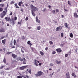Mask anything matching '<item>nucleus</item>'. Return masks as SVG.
Returning a JSON list of instances; mask_svg holds the SVG:
<instances>
[{"label":"nucleus","instance_id":"f257e3e1","mask_svg":"<svg viewBox=\"0 0 78 78\" xmlns=\"http://www.w3.org/2000/svg\"><path fill=\"white\" fill-rule=\"evenodd\" d=\"M31 11H36L37 9V8L36 7H34L33 5H31Z\"/></svg>","mask_w":78,"mask_h":78},{"label":"nucleus","instance_id":"f03ea898","mask_svg":"<svg viewBox=\"0 0 78 78\" xmlns=\"http://www.w3.org/2000/svg\"><path fill=\"white\" fill-rule=\"evenodd\" d=\"M6 12L5 11H3L2 12L1 14V17L2 19H3V17H4L6 15Z\"/></svg>","mask_w":78,"mask_h":78},{"label":"nucleus","instance_id":"7ed1b4c3","mask_svg":"<svg viewBox=\"0 0 78 78\" xmlns=\"http://www.w3.org/2000/svg\"><path fill=\"white\" fill-rule=\"evenodd\" d=\"M42 74V72L41 71H39L37 73V74H35V76H41Z\"/></svg>","mask_w":78,"mask_h":78},{"label":"nucleus","instance_id":"20e7f679","mask_svg":"<svg viewBox=\"0 0 78 78\" xmlns=\"http://www.w3.org/2000/svg\"><path fill=\"white\" fill-rule=\"evenodd\" d=\"M39 62H40L39 61H37V59H36L34 62V65L36 66H38V63H39Z\"/></svg>","mask_w":78,"mask_h":78},{"label":"nucleus","instance_id":"39448f33","mask_svg":"<svg viewBox=\"0 0 78 78\" xmlns=\"http://www.w3.org/2000/svg\"><path fill=\"white\" fill-rule=\"evenodd\" d=\"M62 29V27L61 26H59L58 27H57L56 29V31H61Z\"/></svg>","mask_w":78,"mask_h":78},{"label":"nucleus","instance_id":"423d86ee","mask_svg":"<svg viewBox=\"0 0 78 78\" xmlns=\"http://www.w3.org/2000/svg\"><path fill=\"white\" fill-rule=\"evenodd\" d=\"M17 61H23V58H22L20 57H19L17 58Z\"/></svg>","mask_w":78,"mask_h":78},{"label":"nucleus","instance_id":"0eeeda50","mask_svg":"<svg viewBox=\"0 0 78 78\" xmlns=\"http://www.w3.org/2000/svg\"><path fill=\"white\" fill-rule=\"evenodd\" d=\"M56 50L57 52H58V53H61L62 51L61 49V48L57 49Z\"/></svg>","mask_w":78,"mask_h":78},{"label":"nucleus","instance_id":"6e6552de","mask_svg":"<svg viewBox=\"0 0 78 78\" xmlns=\"http://www.w3.org/2000/svg\"><path fill=\"white\" fill-rule=\"evenodd\" d=\"M78 49L76 48H75L73 49V51L74 53H77Z\"/></svg>","mask_w":78,"mask_h":78},{"label":"nucleus","instance_id":"1a4fd4ad","mask_svg":"<svg viewBox=\"0 0 78 78\" xmlns=\"http://www.w3.org/2000/svg\"><path fill=\"white\" fill-rule=\"evenodd\" d=\"M66 78H70V76H69V72H67V73H66Z\"/></svg>","mask_w":78,"mask_h":78},{"label":"nucleus","instance_id":"9d476101","mask_svg":"<svg viewBox=\"0 0 78 78\" xmlns=\"http://www.w3.org/2000/svg\"><path fill=\"white\" fill-rule=\"evenodd\" d=\"M27 67V66H22L21 67H20V69L21 70H23V69H25V68H26V67Z\"/></svg>","mask_w":78,"mask_h":78},{"label":"nucleus","instance_id":"9b49d317","mask_svg":"<svg viewBox=\"0 0 78 78\" xmlns=\"http://www.w3.org/2000/svg\"><path fill=\"white\" fill-rule=\"evenodd\" d=\"M5 19L6 20V21H9L10 20H11L10 17H6L5 18Z\"/></svg>","mask_w":78,"mask_h":78},{"label":"nucleus","instance_id":"f8f14e48","mask_svg":"<svg viewBox=\"0 0 78 78\" xmlns=\"http://www.w3.org/2000/svg\"><path fill=\"white\" fill-rule=\"evenodd\" d=\"M12 56L14 59H15L16 58H17V55L13 54H12Z\"/></svg>","mask_w":78,"mask_h":78},{"label":"nucleus","instance_id":"ddd939ff","mask_svg":"<svg viewBox=\"0 0 78 78\" xmlns=\"http://www.w3.org/2000/svg\"><path fill=\"white\" fill-rule=\"evenodd\" d=\"M5 29H4L2 28L0 29V33H3V32H5Z\"/></svg>","mask_w":78,"mask_h":78},{"label":"nucleus","instance_id":"4468645a","mask_svg":"<svg viewBox=\"0 0 78 78\" xmlns=\"http://www.w3.org/2000/svg\"><path fill=\"white\" fill-rule=\"evenodd\" d=\"M74 16L75 18H78V15H77V13L76 12L74 13Z\"/></svg>","mask_w":78,"mask_h":78},{"label":"nucleus","instance_id":"2eb2a0df","mask_svg":"<svg viewBox=\"0 0 78 78\" xmlns=\"http://www.w3.org/2000/svg\"><path fill=\"white\" fill-rule=\"evenodd\" d=\"M36 22H37L38 23H40V21L39 20V19H37V17H36Z\"/></svg>","mask_w":78,"mask_h":78},{"label":"nucleus","instance_id":"dca6fc26","mask_svg":"<svg viewBox=\"0 0 78 78\" xmlns=\"http://www.w3.org/2000/svg\"><path fill=\"white\" fill-rule=\"evenodd\" d=\"M65 25L66 27L67 28H69V27H68V24H67V23H65Z\"/></svg>","mask_w":78,"mask_h":78},{"label":"nucleus","instance_id":"f3484780","mask_svg":"<svg viewBox=\"0 0 78 78\" xmlns=\"http://www.w3.org/2000/svg\"><path fill=\"white\" fill-rule=\"evenodd\" d=\"M27 44H29V45H30V46H31L32 45V44H31V41H28L27 42Z\"/></svg>","mask_w":78,"mask_h":78},{"label":"nucleus","instance_id":"a211bd4d","mask_svg":"<svg viewBox=\"0 0 78 78\" xmlns=\"http://www.w3.org/2000/svg\"><path fill=\"white\" fill-rule=\"evenodd\" d=\"M56 63H57V64H61V61H58V60H56Z\"/></svg>","mask_w":78,"mask_h":78},{"label":"nucleus","instance_id":"6ab92c4d","mask_svg":"<svg viewBox=\"0 0 78 78\" xmlns=\"http://www.w3.org/2000/svg\"><path fill=\"white\" fill-rule=\"evenodd\" d=\"M23 4V2H22V1H21L20 2H19L18 3V5L20 6H21V4Z\"/></svg>","mask_w":78,"mask_h":78},{"label":"nucleus","instance_id":"aec40b11","mask_svg":"<svg viewBox=\"0 0 78 78\" xmlns=\"http://www.w3.org/2000/svg\"><path fill=\"white\" fill-rule=\"evenodd\" d=\"M23 59L24 61L23 62V64H25V62H27V60L25 59V57H23Z\"/></svg>","mask_w":78,"mask_h":78},{"label":"nucleus","instance_id":"412c9836","mask_svg":"<svg viewBox=\"0 0 78 78\" xmlns=\"http://www.w3.org/2000/svg\"><path fill=\"white\" fill-rule=\"evenodd\" d=\"M5 41H6V39H5L4 40H2V42L4 44H5Z\"/></svg>","mask_w":78,"mask_h":78},{"label":"nucleus","instance_id":"4be33fe9","mask_svg":"<svg viewBox=\"0 0 78 78\" xmlns=\"http://www.w3.org/2000/svg\"><path fill=\"white\" fill-rule=\"evenodd\" d=\"M40 53L41 56H44V53L42 51H40Z\"/></svg>","mask_w":78,"mask_h":78},{"label":"nucleus","instance_id":"5701e85b","mask_svg":"<svg viewBox=\"0 0 78 78\" xmlns=\"http://www.w3.org/2000/svg\"><path fill=\"white\" fill-rule=\"evenodd\" d=\"M31 13H32V15H33V16H35V14H34V12L33 11V10L31 11Z\"/></svg>","mask_w":78,"mask_h":78},{"label":"nucleus","instance_id":"b1692460","mask_svg":"<svg viewBox=\"0 0 78 78\" xmlns=\"http://www.w3.org/2000/svg\"><path fill=\"white\" fill-rule=\"evenodd\" d=\"M15 5L16 8H18V9H19V8H20L18 6H17V4L16 3L15 4Z\"/></svg>","mask_w":78,"mask_h":78},{"label":"nucleus","instance_id":"393cba45","mask_svg":"<svg viewBox=\"0 0 78 78\" xmlns=\"http://www.w3.org/2000/svg\"><path fill=\"white\" fill-rule=\"evenodd\" d=\"M69 36L71 37H73V34L71 33L69 34Z\"/></svg>","mask_w":78,"mask_h":78},{"label":"nucleus","instance_id":"a878e982","mask_svg":"<svg viewBox=\"0 0 78 78\" xmlns=\"http://www.w3.org/2000/svg\"><path fill=\"white\" fill-rule=\"evenodd\" d=\"M37 28L38 30H41V27L40 26H38Z\"/></svg>","mask_w":78,"mask_h":78},{"label":"nucleus","instance_id":"bb28decb","mask_svg":"<svg viewBox=\"0 0 78 78\" xmlns=\"http://www.w3.org/2000/svg\"><path fill=\"white\" fill-rule=\"evenodd\" d=\"M4 6H5V4H0V6L1 7H2V8H3V7H4Z\"/></svg>","mask_w":78,"mask_h":78},{"label":"nucleus","instance_id":"cd10ccee","mask_svg":"<svg viewBox=\"0 0 78 78\" xmlns=\"http://www.w3.org/2000/svg\"><path fill=\"white\" fill-rule=\"evenodd\" d=\"M13 20H17V17L15 16L14 17L13 19H12Z\"/></svg>","mask_w":78,"mask_h":78},{"label":"nucleus","instance_id":"c85d7f7f","mask_svg":"<svg viewBox=\"0 0 78 78\" xmlns=\"http://www.w3.org/2000/svg\"><path fill=\"white\" fill-rule=\"evenodd\" d=\"M54 64H53L52 63H51L49 64L50 66V67H52L53 66H54Z\"/></svg>","mask_w":78,"mask_h":78},{"label":"nucleus","instance_id":"c756f323","mask_svg":"<svg viewBox=\"0 0 78 78\" xmlns=\"http://www.w3.org/2000/svg\"><path fill=\"white\" fill-rule=\"evenodd\" d=\"M12 23H13V25H14L15 24L14 21V20H13V19H12Z\"/></svg>","mask_w":78,"mask_h":78},{"label":"nucleus","instance_id":"7c9ffc66","mask_svg":"<svg viewBox=\"0 0 78 78\" xmlns=\"http://www.w3.org/2000/svg\"><path fill=\"white\" fill-rule=\"evenodd\" d=\"M3 8L0 7V12H2V11H3Z\"/></svg>","mask_w":78,"mask_h":78},{"label":"nucleus","instance_id":"2f4dec72","mask_svg":"<svg viewBox=\"0 0 78 78\" xmlns=\"http://www.w3.org/2000/svg\"><path fill=\"white\" fill-rule=\"evenodd\" d=\"M3 61L4 63H5V64H6V58H4Z\"/></svg>","mask_w":78,"mask_h":78},{"label":"nucleus","instance_id":"473e14b6","mask_svg":"<svg viewBox=\"0 0 78 78\" xmlns=\"http://www.w3.org/2000/svg\"><path fill=\"white\" fill-rule=\"evenodd\" d=\"M17 78H22V76H17Z\"/></svg>","mask_w":78,"mask_h":78},{"label":"nucleus","instance_id":"72a5a7b5","mask_svg":"<svg viewBox=\"0 0 78 78\" xmlns=\"http://www.w3.org/2000/svg\"><path fill=\"white\" fill-rule=\"evenodd\" d=\"M8 9V7H5L4 9L5 10V12H7V9Z\"/></svg>","mask_w":78,"mask_h":78},{"label":"nucleus","instance_id":"f704fd0d","mask_svg":"<svg viewBox=\"0 0 78 78\" xmlns=\"http://www.w3.org/2000/svg\"><path fill=\"white\" fill-rule=\"evenodd\" d=\"M49 44H53V42L51 41H49Z\"/></svg>","mask_w":78,"mask_h":78},{"label":"nucleus","instance_id":"c9c22d12","mask_svg":"<svg viewBox=\"0 0 78 78\" xmlns=\"http://www.w3.org/2000/svg\"><path fill=\"white\" fill-rule=\"evenodd\" d=\"M14 1H12L10 3V4L12 5V4H14Z\"/></svg>","mask_w":78,"mask_h":78},{"label":"nucleus","instance_id":"e433bc0d","mask_svg":"<svg viewBox=\"0 0 78 78\" xmlns=\"http://www.w3.org/2000/svg\"><path fill=\"white\" fill-rule=\"evenodd\" d=\"M16 40H14L13 43L14 45H16Z\"/></svg>","mask_w":78,"mask_h":78},{"label":"nucleus","instance_id":"4c0bfd02","mask_svg":"<svg viewBox=\"0 0 78 78\" xmlns=\"http://www.w3.org/2000/svg\"><path fill=\"white\" fill-rule=\"evenodd\" d=\"M61 36L62 37H63V36H64V33H61Z\"/></svg>","mask_w":78,"mask_h":78},{"label":"nucleus","instance_id":"58836bf2","mask_svg":"<svg viewBox=\"0 0 78 78\" xmlns=\"http://www.w3.org/2000/svg\"><path fill=\"white\" fill-rule=\"evenodd\" d=\"M68 5H71V4L70 3V1H68Z\"/></svg>","mask_w":78,"mask_h":78},{"label":"nucleus","instance_id":"ea45409f","mask_svg":"<svg viewBox=\"0 0 78 78\" xmlns=\"http://www.w3.org/2000/svg\"><path fill=\"white\" fill-rule=\"evenodd\" d=\"M3 67H5V66H2L0 67V69H2L3 68Z\"/></svg>","mask_w":78,"mask_h":78},{"label":"nucleus","instance_id":"a19ab883","mask_svg":"<svg viewBox=\"0 0 78 78\" xmlns=\"http://www.w3.org/2000/svg\"><path fill=\"white\" fill-rule=\"evenodd\" d=\"M28 72L30 73V74H31V69H30L28 71Z\"/></svg>","mask_w":78,"mask_h":78},{"label":"nucleus","instance_id":"79ce46f5","mask_svg":"<svg viewBox=\"0 0 78 78\" xmlns=\"http://www.w3.org/2000/svg\"><path fill=\"white\" fill-rule=\"evenodd\" d=\"M10 45H11V47H12V41H11V42L10 44Z\"/></svg>","mask_w":78,"mask_h":78},{"label":"nucleus","instance_id":"37998d69","mask_svg":"<svg viewBox=\"0 0 78 78\" xmlns=\"http://www.w3.org/2000/svg\"><path fill=\"white\" fill-rule=\"evenodd\" d=\"M56 53V52H55V51H53L52 52V54H53V55H55V54Z\"/></svg>","mask_w":78,"mask_h":78},{"label":"nucleus","instance_id":"c03bdc74","mask_svg":"<svg viewBox=\"0 0 78 78\" xmlns=\"http://www.w3.org/2000/svg\"><path fill=\"white\" fill-rule=\"evenodd\" d=\"M22 20H21L20 22H18V24H21V23H22Z\"/></svg>","mask_w":78,"mask_h":78},{"label":"nucleus","instance_id":"a18cd8bd","mask_svg":"<svg viewBox=\"0 0 78 78\" xmlns=\"http://www.w3.org/2000/svg\"><path fill=\"white\" fill-rule=\"evenodd\" d=\"M28 20V17H26V18L25 19V20H26V21H27V20Z\"/></svg>","mask_w":78,"mask_h":78},{"label":"nucleus","instance_id":"49530a36","mask_svg":"<svg viewBox=\"0 0 78 78\" xmlns=\"http://www.w3.org/2000/svg\"><path fill=\"white\" fill-rule=\"evenodd\" d=\"M22 39H23V40H25V37H24V36L22 37Z\"/></svg>","mask_w":78,"mask_h":78},{"label":"nucleus","instance_id":"de8ad7c7","mask_svg":"<svg viewBox=\"0 0 78 78\" xmlns=\"http://www.w3.org/2000/svg\"><path fill=\"white\" fill-rule=\"evenodd\" d=\"M4 37H5V36L4 37H1V39H3L4 38Z\"/></svg>","mask_w":78,"mask_h":78},{"label":"nucleus","instance_id":"09e8293b","mask_svg":"<svg viewBox=\"0 0 78 78\" xmlns=\"http://www.w3.org/2000/svg\"><path fill=\"white\" fill-rule=\"evenodd\" d=\"M55 11H56V12H59V10H58V9H56L55 10Z\"/></svg>","mask_w":78,"mask_h":78},{"label":"nucleus","instance_id":"8fccbe9b","mask_svg":"<svg viewBox=\"0 0 78 78\" xmlns=\"http://www.w3.org/2000/svg\"><path fill=\"white\" fill-rule=\"evenodd\" d=\"M53 14H55V10H54L52 11Z\"/></svg>","mask_w":78,"mask_h":78},{"label":"nucleus","instance_id":"3c124183","mask_svg":"<svg viewBox=\"0 0 78 78\" xmlns=\"http://www.w3.org/2000/svg\"><path fill=\"white\" fill-rule=\"evenodd\" d=\"M65 57H67V56H68V54H66L65 55Z\"/></svg>","mask_w":78,"mask_h":78},{"label":"nucleus","instance_id":"603ef678","mask_svg":"<svg viewBox=\"0 0 78 78\" xmlns=\"http://www.w3.org/2000/svg\"><path fill=\"white\" fill-rule=\"evenodd\" d=\"M10 54V52H7L6 53L7 55H9Z\"/></svg>","mask_w":78,"mask_h":78},{"label":"nucleus","instance_id":"864d4df0","mask_svg":"<svg viewBox=\"0 0 78 78\" xmlns=\"http://www.w3.org/2000/svg\"><path fill=\"white\" fill-rule=\"evenodd\" d=\"M45 50H46V51H47V50H48V47H46V48H45Z\"/></svg>","mask_w":78,"mask_h":78},{"label":"nucleus","instance_id":"5fc2aeb1","mask_svg":"<svg viewBox=\"0 0 78 78\" xmlns=\"http://www.w3.org/2000/svg\"><path fill=\"white\" fill-rule=\"evenodd\" d=\"M41 65H42V63H40L38 64L39 66H41Z\"/></svg>","mask_w":78,"mask_h":78},{"label":"nucleus","instance_id":"6e6d98bb","mask_svg":"<svg viewBox=\"0 0 78 78\" xmlns=\"http://www.w3.org/2000/svg\"><path fill=\"white\" fill-rule=\"evenodd\" d=\"M9 15L10 16H12V12H11V13H10Z\"/></svg>","mask_w":78,"mask_h":78},{"label":"nucleus","instance_id":"4d7b16f0","mask_svg":"<svg viewBox=\"0 0 78 78\" xmlns=\"http://www.w3.org/2000/svg\"><path fill=\"white\" fill-rule=\"evenodd\" d=\"M72 76H74L75 75V73H72Z\"/></svg>","mask_w":78,"mask_h":78},{"label":"nucleus","instance_id":"13d9d810","mask_svg":"<svg viewBox=\"0 0 78 78\" xmlns=\"http://www.w3.org/2000/svg\"><path fill=\"white\" fill-rule=\"evenodd\" d=\"M32 51H34V48H32Z\"/></svg>","mask_w":78,"mask_h":78},{"label":"nucleus","instance_id":"bf43d9fd","mask_svg":"<svg viewBox=\"0 0 78 78\" xmlns=\"http://www.w3.org/2000/svg\"><path fill=\"white\" fill-rule=\"evenodd\" d=\"M71 52H70V51H69L68 52L69 55H70V54H71Z\"/></svg>","mask_w":78,"mask_h":78},{"label":"nucleus","instance_id":"052dcab7","mask_svg":"<svg viewBox=\"0 0 78 78\" xmlns=\"http://www.w3.org/2000/svg\"><path fill=\"white\" fill-rule=\"evenodd\" d=\"M26 77H27V78H29V76H28L27 75H26Z\"/></svg>","mask_w":78,"mask_h":78},{"label":"nucleus","instance_id":"680f3d73","mask_svg":"<svg viewBox=\"0 0 78 78\" xmlns=\"http://www.w3.org/2000/svg\"><path fill=\"white\" fill-rule=\"evenodd\" d=\"M53 75V73H52V74H50V75L51 76V77L52 76V75Z\"/></svg>","mask_w":78,"mask_h":78},{"label":"nucleus","instance_id":"e2e57ef3","mask_svg":"<svg viewBox=\"0 0 78 78\" xmlns=\"http://www.w3.org/2000/svg\"><path fill=\"white\" fill-rule=\"evenodd\" d=\"M25 5L26 6H28V4H25Z\"/></svg>","mask_w":78,"mask_h":78},{"label":"nucleus","instance_id":"0e129e2a","mask_svg":"<svg viewBox=\"0 0 78 78\" xmlns=\"http://www.w3.org/2000/svg\"><path fill=\"white\" fill-rule=\"evenodd\" d=\"M0 51H2V49H0Z\"/></svg>","mask_w":78,"mask_h":78},{"label":"nucleus","instance_id":"69168bd1","mask_svg":"<svg viewBox=\"0 0 78 78\" xmlns=\"http://www.w3.org/2000/svg\"><path fill=\"white\" fill-rule=\"evenodd\" d=\"M19 39H18L17 40V42H19Z\"/></svg>","mask_w":78,"mask_h":78},{"label":"nucleus","instance_id":"338daca9","mask_svg":"<svg viewBox=\"0 0 78 78\" xmlns=\"http://www.w3.org/2000/svg\"><path fill=\"white\" fill-rule=\"evenodd\" d=\"M12 48H15V46H12Z\"/></svg>","mask_w":78,"mask_h":78},{"label":"nucleus","instance_id":"774afa93","mask_svg":"<svg viewBox=\"0 0 78 78\" xmlns=\"http://www.w3.org/2000/svg\"><path fill=\"white\" fill-rule=\"evenodd\" d=\"M74 78H76V76L75 75V76H74Z\"/></svg>","mask_w":78,"mask_h":78}]
</instances>
